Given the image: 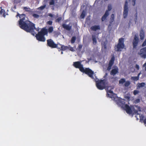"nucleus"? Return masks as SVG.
<instances>
[{"instance_id": "f257e3e1", "label": "nucleus", "mask_w": 146, "mask_h": 146, "mask_svg": "<svg viewBox=\"0 0 146 146\" xmlns=\"http://www.w3.org/2000/svg\"><path fill=\"white\" fill-rule=\"evenodd\" d=\"M18 17L20 18L19 21V27L27 32H33V30L35 28V25L29 21H24L26 17L24 14L20 15L17 13L16 17Z\"/></svg>"}, {"instance_id": "f03ea898", "label": "nucleus", "mask_w": 146, "mask_h": 146, "mask_svg": "<svg viewBox=\"0 0 146 146\" xmlns=\"http://www.w3.org/2000/svg\"><path fill=\"white\" fill-rule=\"evenodd\" d=\"M125 100L122 99H119L118 100L117 102V104L125 110L128 114H131L132 113L131 108L129 106L125 104Z\"/></svg>"}, {"instance_id": "7ed1b4c3", "label": "nucleus", "mask_w": 146, "mask_h": 146, "mask_svg": "<svg viewBox=\"0 0 146 146\" xmlns=\"http://www.w3.org/2000/svg\"><path fill=\"white\" fill-rule=\"evenodd\" d=\"M46 31L42 29L40 31L38 32L37 34H36L35 37L36 39L38 40L44 42L46 40L45 35H46Z\"/></svg>"}, {"instance_id": "20e7f679", "label": "nucleus", "mask_w": 146, "mask_h": 146, "mask_svg": "<svg viewBox=\"0 0 146 146\" xmlns=\"http://www.w3.org/2000/svg\"><path fill=\"white\" fill-rule=\"evenodd\" d=\"M96 86L100 90H102L106 88V85L108 84L107 80L106 79L98 80L96 81Z\"/></svg>"}, {"instance_id": "39448f33", "label": "nucleus", "mask_w": 146, "mask_h": 146, "mask_svg": "<svg viewBox=\"0 0 146 146\" xmlns=\"http://www.w3.org/2000/svg\"><path fill=\"white\" fill-rule=\"evenodd\" d=\"M124 38H121L119 39L118 43L117 46L115 47V50L116 51H120L125 46Z\"/></svg>"}, {"instance_id": "423d86ee", "label": "nucleus", "mask_w": 146, "mask_h": 146, "mask_svg": "<svg viewBox=\"0 0 146 146\" xmlns=\"http://www.w3.org/2000/svg\"><path fill=\"white\" fill-rule=\"evenodd\" d=\"M81 72L85 73L91 78L92 79L94 78L93 76L94 74V72L90 68H88L84 69V68Z\"/></svg>"}, {"instance_id": "0eeeda50", "label": "nucleus", "mask_w": 146, "mask_h": 146, "mask_svg": "<svg viewBox=\"0 0 146 146\" xmlns=\"http://www.w3.org/2000/svg\"><path fill=\"white\" fill-rule=\"evenodd\" d=\"M47 45L52 48H55L58 47V43L57 44L55 43L51 39L47 40Z\"/></svg>"}, {"instance_id": "6e6552de", "label": "nucleus", "mask_w": 146, "mask_h": 146, "mask_svg": "<svg viewBox=\"0 0 146 146\" xmlns=\"http://www.w3.org/2000/svg\"><path fill=\"white\" fill-rule=\"evenodd\" d=\"M108 10H106L104 15L102 17L101 20L102 21H104L109 15V11L112 9V6L111 5H109L108 6Z\"/></svg>"}, {"instance_id": "1a4fd4ad", "label": "nucleus", "mask_w": 146, "mask_h": 146, "mask_svg": "<svg viewBox=\"0 0 146 146\" xmlns=\"http://www.w3.org/2000/svg\"><path fill=\"white\" fill-rule=\"evenodd\" d=\"M73 65L76 68H79L81 72L82 69H83V65L81 64V62L80 61L74 62Z\"/></svg>"}, {"instance_id": "9d476101", "label": "nucleus", "mask_w": 146, "mask_h": 146, "mask_svg": "<svg viewBox=\"0 0 146 146\" xmlns=\"http://www.w3.org/2000/svg\"><path fill=\"white\" fill-rule=\"evenodd\" d=\"M128 2L127 1L125 2L123 12V16L124 18L127 17L128 13Z\"/></svg>"}, {"instance_id": "9b49d317", "label": "nucleus", "mask_w": 146, "mask_h": 146, "mask_svg": "<svg viewBox=\"0 0 146 146\" xmlns=\"http://www.w3.org/2000/svg\"><path fill=\"white\" fill-rule=\"evenodd\" d=\"M124 83V86L125 87H128L131 84L130 81L127 80L126 81L125 79L124 78H121L119 81V84H122Z\"/></svg>"}, {"instance_id": "f8f14e48", "label": "nucleus", "mask_w": 146, "mask_h": 146, "mask_svg": "<svg viewBox=\"0 0 146 146\" xmlns=\"http://www.w3.org/2000/svg\"><path fill=\"white\" fill-rule=\"evenodd\" d=\"M115 58L114 56H112L108 64V66L107 68V70L109 71L111 70V67L114 64Z\"/></svg>"}, {"instance_id": "ddd939ff", "label": "nucleus", "mask_w": 146, "mask_h": 146, "mask_svg": "<svg viewBox=\"0 0 146 146\" xmlns=\"http://www.w3.org/2000/svg\"><path fill=\"white\" fill-rule=\"evenodd\" d=\"M139 42V38L138 37L135 35L133 41V48H136Z\"/></svg>"}, {"instance_id": "4468645a", "label": "nucleus", "mask_w": 146, "mask_h": 146, "mask_svg": "<svg viewBox=\"0 0 146 146\" xmlns=\"http://www.w3.org/2000/svg\"><path fill=\"white\" fill-rule=\"evenodd\" d=\"M43 30H45L46 31V35H48V33H51L54 30L53 27L52 26L49 27L48 29L45 28H42Z\"/></svg>"}, {"instance_id": "2eb2a0df", "label": "nucleus", "mask_w": 146, "mask_h": 146, "mask_svg": "<svg viewBox=\"0 0 146 146\" xmlns=\"http://www.w3.org/2000/svg\"><path fill=\"white\" fill-rule=\"evenodd\" d=\"M118 69L117 67H116L115 68L113 69L110 72V74L114 76L116 74H118Z\"/></svg>"}, {"instance_id": "dca6fc26", "label": "nucleus", "mask_w": 146, "mask_h": 146, "mask_svg": "<svg viewBox=\"0 0 146 146\" xmlns=\"http://www.w3.org/2000/svg\"><path fill=\"white\" fill-rule=\"evenodd\" d=\"M58 45L60 46V47H58H58L57 48L61 50H65L68 48V46H65L64 45L61 44L59 43H58Z\"/></svg>"}, {"instance_id": "f3484780", "label": "nucleus", "mask_w": 146, "mask_h": 146, "mask_svg": "<svg viewBox=\"0 0 146 146\" xmlns=\"http://www.w3.org/2000/svg\"><path fill=\"white\" fill-rule=\"evenodd\" d=\"M70 23H69L68 25L63 24L62 25V26L64 29L67 31H69L70 30L72 29V26H70Z\"/></svg>"}, {"instance_id": "a211bd4d", "label": "nucleus", "mask_w": 146, "mask_h": 146, "mask_svg": "<svg viewBox=\"0 0 146 146\" xmlns=\"http://www.w3.org/2000/svg\"><path fill=\"white\" fill-rule=\"evenodd\" d=\"M146 47L141 49L139 54L142 58V54H146Z\"/></svg>"}, {"instance_id": "6ab92c4d", "label": "nucleus", "mask_w": 146, "mask_h": 146, "mask_svg": "<svg viewBox=\"0 0 146 146\" xmlns=\"http://www.w3.org/2000/svg\"><path fill=\"white\" fill-rule=\"evenodd\" d=\"M90 29L93 31H96L97 30L100 29V27L99 25H94L91 27Z\"/></svg>"}, {"instance_id": "aec40b11", "label": "nucleus", "mask_w": 146, "mask_h": 146, "mask_svg": "<svg viewBox=\"0 0 146 146\" xmlns=\"http://www.w3.org/2000/svg\"><path fill=\"white\" fill-rule=\"evenodd\" d=\"M0 15H2V16L4 17H5L6 16V12L5 10L3 9H1V10L0 11Z\"/></svg>"}, {"instance_id": "412c9836", "label": "nucleus", "mask_w": 146, "mask_h": 146, "mask_svg": "<svg viewBox=\"0 0 146 146\" xmlns=\"http://www.w3.org/2000/svg\"><path fill=\"white\" fill-rule=\"evenodd\" d=\"M92 37L93 44L94 45H96L97 42L96 36L95 35H93L92 36Z\"/></svg>"}, {"instance_id": "4be33fe9", "label": "nucleus", "mask_w": 146, "mask_h": 146, "mask_svg": "<svg viewBox=\"0 0 146 146\" xmlns=\"http://www.w3.org/2000/svg\"><path fill=\"white\" fill-rule=\"evenodd\" d=\"M110 24L109 25V26H111V24L113 22L114 19V15L113 14H112L110 18Z\"/></svg>"}, {"instance_id": "5701e85b", "label": "nucleus", "mask_w": 146, "mask_h": 146, "mask_svg": "<svg viewBox=\"0 0 146 146\" xmlns=\"http://www.w3.org/2000/svg\"><path fill=\"white\" fill-rule=\"evenodd\" d=\"M140 73H139L138 76H132L131 77V80L135 81H136L138 80L139 79V75L140 74Z\"/></svg>"}, {"instance_id": "b1692460", "label": "nucleus", "mask_w": 146, "mask_h": 146, "mask_svg": "<svg viewBox=\"0 0 146 146\" xmlns=\"http://www.w3.org/2000/svg\"><path fill=\"white\" fill-rule=\"evenodd\" d=\"M144 36L145 35L144 32L143 31H141L140 32V36L141 39H143L144 38Z\"/></svg>"}, {"instance_id": "393cba45", "label": "nucleus", "mask_w": 146, "mask_h": 146, "mask_svg": "<svg viewBox=\"0 0 146 146\" xmlns=\"http://www.w3.org/2000/svg\"><path fill=\"white\" fill-rule=\"evenodd\" d=\"M86 16V12L85 11L83 10L80 16V17L81 19H83Z\"/></svg>"}, {"instance_id": "a878e982", "label": "nucleus", "mask_w": 146, "mask_h": 146, "mask_svg": "<svg viewBox=\"0 0 146 146\" xmlns=\"http://www.w3.org/2000/svg\"><path fill=\"white\" fill-rule=\"evenodd\" d=\"M23 9L25 10V11L27 12H31V9L27 7H23Z\"/></svg>"}, {"instance_id": "bb28decb", "label": "nucleus", "mask_w": 146, "mask_h": 146, "mask_svg": "<svg viewBox=\"0 0 146 146\" xmlns=\"http://www.w3.org/2000/svg\"><path fill=\"white\" fill-rule=\"evenodd\" d=\"M76 39V38L75 36H73L72 37L71 40V42L72 44H73L75 42Z\"/></svg>"}, {"instance_id": "cd10ccee", "label": "nucleus", "mask_w": 146, "mask_h": 146, "mask_svg": "<svg viewBox=\"0 0 146 146\" xmlns=\"http://www.w3.org/2000/svg\"><path fill=\"white\" fill-rule=\"evenodd\" d=\"M131 110H132V113H133L135 114H139L138 113V111L137 110H135L134 108L131 109Z\"/></svg>"}, {"instance_id": "c85d7f7f", "label": "nucleus", "mask_w": 146, "mask_h": 146, "mask_svg": "<svg viewBox=\"0 0 146 146\" xmlns=\"http://www.w3.org/2000/svg\"><path fill=\"white\" fill-rule=\"evenodd\" d=\"M145 83L144 82L139 83L138 85V87L139 88L143 87L145 86Z\"/></svg>"}, {"instance_id": "c756f323", "label": "nucleus", "mask_w": 146, "mask_h": 146, "mask_svg": "<svg viewBox=\"0 0 146 146\" xmlns=\"http://www.w3.org/2000/svg\"><path fill=\"white\" fill-rule=\"evenodd\" d=\"M108 92L109 93H111V94H113V91L112 90H109L108 91ZM107 94L108 95V96L110 98H112V96L111 95H110L108 93H107Z\"/></svg>"}, {"instance_id": "7c9ffc66", "label": "nucleus", "mask_w": 146, "mask_h": 146, "mask_svg": "<svg viewBox=\"0 0 146 146\" xmlns=\"http://www.w3.org/2000/svg\"><path fill=\"white\" fill-rule=\"evenodd\" d=\"M111 81H112V82H113L115 81H116L117 79V77H111Z\"/></svg>"}, {"instance_id": "2f4dec72", "label": "nucleus", "mask_w": 146, "mask_h": 146, "mask_svg": "<svg viewBox=\"0 0 146 146\" xmlns=\"http://www.w3.org/2000/svg\"><path fill=\"white\" fill-rule=\"evenodd\" d=\"M62 17H58L57 19H56L55 20V22L56 23H59L60 22V21L62 20Z\"/></svg>"}, {"instance_id": "473e14b6", "label": "nucleus", "mask_w": 146, "mask_h": 146, "mask_svg": "<svg viewBox=\"0 0 146 146\" xmlns=\"http://www.w3.org/2000/svg\"><path fill=\"white\" fill-rule=\"evenodd\" d=\"M50 1L49 2V4L50 5H53L54 4V0H50Z\"/></svg>"}, {"instance_id": "72a5a7b5", "label": "nucleus", "mask_w": 146, "mask_h": 146, "mask_svg": "<svg viewBox=\"0 0 146 146\" xmlns=\"http://www.w3.org/2000/svg\"><path fill=\"white\" fill-rule=\"evenodd\" d=\"M46 6V5H44L43 6H40V7H39L38 8V9L40 10H42L45 8Z\"/></svg>"}, {"instance_id": "f704fd0d", "label": "nucleus", "mask_w": 146, "mask_h": 146, "mask_svg": "<svg viewBox=\"0 0 146 146\" xmlns=\"http://www.w3.org/2000/svg\"><path fill=\"white\" fill-rule=\"evenodd\" d=\"M68 49H69L71 51H72V52L74 51V49L73 47H71L68 46Z\"/></svg>"}, {"instance_id": "c9c22d12", "label": "nucleus", "mask_w": 146, "mask_h": 146, "mask_svg": "<svg viewBox=\"0 0 146 146\" xmlns=\"http://www.w3.org/2000/svg\"><path fill=\"white\" fill-rule=\"evenodd\" d=\"M139 91L137 90H135L133 91V93L134 95H135L139 93Z\"/></svg>"}, {"instance_id": "e433bc0d", "label": "nucleus", "mask_w": 146, "mask_h": 146, "mask_svg": "<svg viewBox=\"0 0 146 146\" xmlns=\"http://www.w3.org/2000/svg\"><path fill=\"white\" fill-rule=\"evenodd\" d=\"M33 16L34 17L36 18H38L39 17V15L36 14H33Z\"/></svg>"}, {"instance_id": "4c0bfd02", "label": "nucleus", "mask_w": 146, "mask_h": 146, "mask_svg": "<svg viewBox=\"0 0 146 146\" xmlns=\"http://www.w3.org/2000/svg\"><path fill=\"white\" fill-rule=\"evenodd\" d=\"M47 24L49 25H52V22L51 21H49L47 22Z\"/></svg>"}, {"instance_id": "58836bf2", "label": "nucleus", "mask_w": 146, "mask_h": 146, "mask_svg": "<svg viewBox=\"0 0 146 146\" xmlns=\"http://www.w3.org/2000/svg\"><path fill=\"white\" fill-rule=\"evenodd\" d=\"M34 29H35L36 30V31H38V30H39V29H37V28H36L35 27V28L33 30V32H29V33H32V34H33V35H34V33H35L34 32Z\"/></svg>"}, {"instance_id": "ea45409f", "label": "nucleus", "mask_w": 146, "mask_h": 146, "mask_svg": "<svg viewBox=\"0 0 146 146\" xmlns=\"http://www.w3.org/2000/svg\"><path fill=\"white\" fill-rule=\"evenodd\" d=\"M139 117L140 118V119L141 120H143L144 118V116L143 115H140L139 116Z\"/></svg>"}, {"instance_id": "a19ab883", "label": "nucleus", "mask_w": 146, "mask_h": 146, "mask_svg": "<svg viewBox=\"0 0 146 146\" xmlns=\"http://www.w3.org/2000/svg\"><path fill=\"white\" fill-rule=\"evenodd\" d=\"M82 45L81 44H79L78 46V48L80 51L81 49L82 48Z\"/></svg>"}, {"instance_id": "79ce46f5", "label": "nucleus", "mask_w": 146, "mask_h": 146, "mask_svg": "<svg viewBox=\"0 0 146 146\" xmlns=\"http://www.w3.org/2000/svg\"><path fill=\"white\" fill-rule=\"evenodd\" d=\"M146 45V38L142 44V46H144Z\"/></svg>"}, {"instance_id": "37998d69", "label": "nucleus", "mask_w": 146, "mask_h": 146, "mask_svg": "<svg viewBox=\"0 0 146 146\" xmlns=\"http://www.w3.org/2000/svg\"><path fill=\"white\" fill-rule=\"evenodd\" d=\"M103 46L104 49H106L107 48L106 44L105 42H104L103 44Z\"/></svg>"}, {"instance_id": "c03bdc74", "label": "nucleus", "mask_w": 146, "mask_h": 146, "mask_svg": "<svg viewBox=\"0 0 146 146\" xmlns=\"http://www.w3.org/2000/svg\"><path fill=\"white\" fill-rule=\"evenodd\" d=\"M48 15L52 18L54 17V15L51 13H49L48 14Z\"/></svg>"}, {"instance_id": "a18cd8bd", "label": "nucleus", "mask_w": 146, "mask_h": 146, "mask_svg": "<svg viewBox=\"0 0 146 146\" xmlns=\"http://www.w3.org/2000/svg\"><path fill=\"white\" fill-rule=\"evenodd\" d=\"M135 68H136V69L138 70L139 69V66L137 64H136L135 65Z\"/></svg>"}, {"instance_id": "49530a36", "label": "nucleus", "mask_w": 146, "mask_h": 146, "mask_svg": "<svg viewBox=\"0 0 146 146\" xmlns=\"http://www.w3.org/2000/svg\"><path fill=\"white\" fill-rule=\"evenodd\" d=\"M143 67H145V70L146 71V62L143 65Z\"/></svg>"}, {"instance_id": "de8ad7c7", "label": "nucleus", "mask_w": 146, "mask_h": 146, "mask_svg": "<svg viewBox=\"0 0 146 146\" xmlns=\"http://www.w3.org/2000/svg\"><path fill=\"white\" fill-rule=\"evenodd\" d=\"M132 1L133 3V6H134L135 5V0H132Z\"/></svg>"}, {"instance_id": "09e8293b", "label": "nucleus", "mask_w": 146, "mask_h": 146, "mask_svg": "<svg viewBox=\"0 0 146 146\" xmlns=\"http://www.w3.org/2000/svg\"><path fill=\"white\" fill-rule=\"evenodd\" d=\"M143 122L145 124H146V118L144 120Z\"/></svg>"}, {"instance_id": "8fccbe9b", "label": "nucleus", "mask_w": 146, "mask_h": 146, "mask_svg": "<svg viewBox=\"0 0 146 146\" xmlns=\"http://www.w3.org/2000/svg\"><path fill=\"white\" fill-rule=\"evenodd\" d=\"M107 76V74L106 73V74L104 76V78H105Z\"/></svg>"}, {"instance_id": "3c124183", "label": "nucleus", "mask_w": 146, "mask_h": 146, "mask_svg": "<svg viewBox=\"0 0 146 146\" xmlns=\"http://www.w3.org/2000/svg\"><path fill=\"white\" fill-rule=\"evenodd\" d=\"M13 8L14 9H16V5H15L14 6V7H13Z\"/></svg>"}, {"instance_id": "603ef678", "label": "nucleus", "mask_w": 146, "mask_h": 146, "mask_svg": "<svg viewBox=\"0 0 146 146\" xmlns=\"http://www.w3.org/2000/svg\"><path fill=\"white\" fill-rule=\"evenodd\" d=\"M135 16L136 17H137V13L135 15Z\"/></svg>"}, {"instance_id": "864d4df0", "label": "nucleus", "mask_w": 146, "mask_h": 146, "mask_svg": "<svg viewBox=\"0 0 146 146\" xmlns=\"http://www.w3.org/2000/svg\"><path fill=\"white\" fill-rule=\"evenodd\" d=\"M63 52H61V54H63Z\"/></svg>"}, {"instance_id": "5fc2aeb1", "label": "nucleus", "mask_w": 146, "mask_h": 146, "mask_svg": "<svg viewBox=\"0 0 146 146\" xmlns=\"http://www.w3.org/2000/svg\"><path fill=\"white\" fill-rule=\"evenodd\" d=\"M137 100H138L139 101V99H137Z\"/></svg>"}, {"instance_id": "6e6d98bb", "label": "nucleus", "mask_w": 146, "mask_h": 146, "mask_svg": "<svg viewBox=\"0 0 146 146\" xmlns=\"http://www.w3.org/2000/svg\"><path fill=\"white\" fill-rule=\"evenodd\" d=\"M50 19L52 20H53V19Z\"/></svg>"}, {"instance_id": "4d7b16f0", "label": "nucleus", "mask_w": 146, "mask_h": 146, "mask_svg": "<svg viewBox=\"0 0 146 146\" xmlns=\"http://www.w3.org/2000/svg\"><path fill=\"white\" fill-rule=\"evenodd\" d=\"M139 110V111H141V110Z\"/></svg>"}, {"instance_id": "13d9d810", "label": "nucleus", "mask_w": 146, "mask_h": 146, "mask_svg": "<svg viewBox=\"0 0 146 146\" xmlns=\"http://www.w3.org/2000/svg\"><path fill=\"white\" fill-rule=\"evenodd\" d=\"M58 47H60V46L58 45Z\"/></svg>"}]
</instances>
